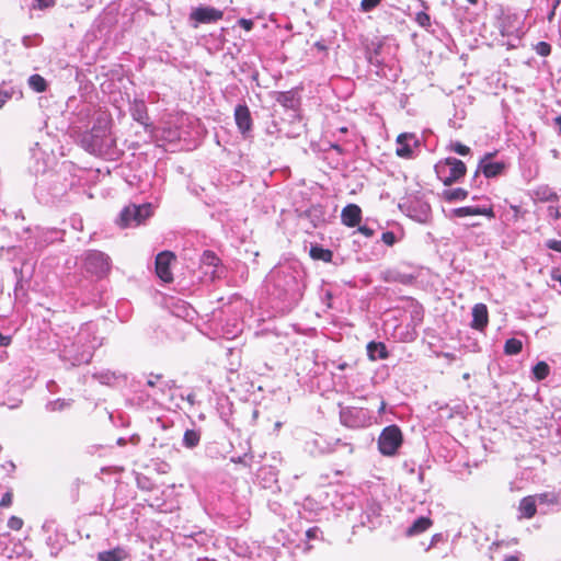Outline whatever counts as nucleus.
Instances as JSON below:
<instances>
[{"label": "nucleus", "mask_w": 561, "mask_h": 561, "mask_svg": "<svg viewBox=\"0 0 561 561\" xmlns=\"http://www.w3.org/2000/svg\"><path fill=\"white\" fill-rule=\"evenodd\" d=\"M435 169L445 185H451L466 174L465 163L456 158H447L436 164Z\"/></svg>", "instance_id": "obj_1"}, {"label": "nucleus", "mask_w": 561, "mask_h": 561, "mask_svg": "<svg viewBox=\"0 0 561 561\" xmlns=\"http://www.w3.org/2000/svg\"><path fill=\"white\" fill-rule=\"evenodd\" d=\"M84 268L88 273L99 278L106 276L111 270V259L98 250H90L84 253Z\"/></svg>", "instance_id": "obj_2"}, {"label": "nucleus", "mask_w": 561, "mask_h": 561, "mask_svg": "<svg viewBox=\"0 0 561 561\" xmlns=\"http://www.w3.org/2000/svg\"><path fill=\"white\" fill-rule=\"evenodd\" d=\"M151 215V206L145 205H130L125 207L118 219V224L122 228L136 227L140 225L146 218Z\"/></svg>", "instance_id": "obj_3"}, {"label": "nucleus", "mask_w": 561, "mask_h": 561, "mask_svg": "<svg viewBox=\"0 0 561 561\" xmlns=\"http://www.w3.org/2000/svg\"><path fill=\"white\" fill-rule=\"evenodd\" d=\"M402 444V434L398 426L390 425L381 432L378 446L383 456H392Z\"/></svg>", "instance_id": "obj_4"}, {"label": "nucleus", "mask_w": 561, "mask_h": 561, "mask_svg": "<svg viewBox=\"0 0 561 561\" xmlns=\"http://www.w3.org/2000/svg\"><path fill=\"white\" fill-rule=\"evenodd\" d=\"M222 11L213 7H198L192 10L190 20L194 21V27H197L201 23H213L222 18Z\"/></svg>", "instance_id": "obj_5"}, {"label": "nucleus", "mask_w": 561, "mask_h": 561, "mask_svg": "<svg viewBox=\"0 0 561 561\" xmlns=\"http://www.w3.org/2000/svg\"><path fill=\"white\" fill-rule=\"evenodd\" d=\"M174 259L175 255L170 251H163L156 257V273L158 277L165 283L173 280L170 264Z\"/></svg>", "instance_id": "obj_6"}, {"label": "nucleus", "mask_w": 561, "mask_h": 561, "mask_svg": "<svg viewBox=\"0 0 561 561\" xmlns=\"http://www.w3.org/2000/svg\"><path fill=\"white\" fill-rule=\"evenodd\" d=\"M419 141L414 134L404 133L400 134L397 138V149L396 153L400 158H412L413 156V148L417 147Z\"/></svg>", "instance_id": "obj_7"}, {"label": "nucleus", "mask_w": 561, "mask_h": 561, "mask_svg": "<svg viewBox=\"0 0 561 561\" xmlns=\"http://www.w3.org/2000/svg\"><path fill=\"white\" fill-rule=\"evenodd\" d=\"M477 215H483L489 218H494V211L491 207H480V206H465L459 207L450 210L449 217L454 218H462L467 216H477Z\"/></svg>", "instance_id": "obj_8"}, {"label": "nucleus", "mask_w": 561, "mask_h": 561, "mask_svg": "<svg viewBox=\"0 0 561 561\" xmlns=\"http://www.w3.org/2000/svg\"><path fill=\"white\" fill-rule=\"evenodd\" d=\"M219 257L213 251H205L201 257L202 267H209L210 271H205L204 274L208 275L211 280L220 277L219 273Z\"/></svg>", "instance_id": "obj_9"}, {"label": "nucleus", "mask_w": 561, "mask_h": 561, "mask_svg": "<svg viewBox=\"0 0 561 561\" xmlns=\"http://www.w3.org/2000/svg\"><path fill=\"white\" fill-rule=\"evenodd\" d=\"M342 222L347 227H355L362 220V209L356 204H348L342 209Z\"/></svg>", "instance_id": "obj_10"}, {"label": "nucleus", "mask_w": 561, "mask_h": 561, "mask_svg": "<svg viewBox=\"0 0 561 561\" xmlns=\"http://www.w3.org/2000/svg\"><path fill=\"white\" fill-rule=\"evenodd\" d=\"M234 119L239 130L245 134L251 130L252 118L247 105H238L234 110Z\"/></svg>", "instance_id": "obj_11"}, {"label": "nucleus", "mask_w": 561, "mask_h": 561, "mask_svg": "<svg viewBox=\"0 0 561 561\" xmlns=\"http://www.w3.org/2000/svg\"><path fill=\"white\" fill-rule=\"evenodd\" d=\"M489 322L488 308L484 304H477L472 308V322L471 327L476 330L482 331Z\"/></svg>", "instance_id": "obj_12"}, {"label": "nucleus", "mask_w": 561, "mask_h": 561, "mask_svg": "<svg viewBox=\"0 0 561 561\" xmlns=\"http://www.w3.org/2000/svg\"><path fill=\"white\" fill-rule=\"evenodd\" d=\"M518 512L522 518H533L537 513V497L531 495L523 497L518 504Z\"/></svg>", "instance_id": "obj_13"}, {"label": "nucleus", "mask_w": 561, "mask_h": 561, "mask_svg": "<svg viewBox=\"0 0 561 561\" xmlns=\"http://www.w3.org/2000/svg\"><path fill=\"white\" fill-rule=\"evenodd\" d=\"M130 113L133 118L144 125L145 127H148V114H147V106L144 101L135 100L130 107Z\"/></svg>", "instance_id": "obj_14"}, {"label": "nucleus", "mask_w": 561, "mask_h": 561, "mask_svg": "<svg viewBox=\"0 0 561 561\" xmlns=\"http://www.w3.org/2000/svg\"><path fill=\"white\" fill-rule=\"evenodd\" d=\"M505 164L503 162H490L483 159L479 164V170L483 172L486 178H494L502 173Z\"/></svg>", "instance_id": "obj_15"}, {"label": "nucleus", "mask_w": 561, "mask_h": 561, "mask_svg": "<svg viewBox=\"0 0 561 561\" xmlns=\"http://www.w3.org/2000/svg\"><path fill=\"white\" fill-rule=\"evenodd\" d=\"M432 525H433V522L431 518L424 517V516L419 517L407 529V536L412 537V536L420 535V534L426 531Z\"/></svg>", "instance_id": "obj_16"}, {"label": "nucleus", "mask_w": 561, "mask_h": 561, "mask_svg": "<svg viewBox=\"0 0 561 561\" xmlns=\"http://www.w3.org/2000/svg\"><path fill=\"white\" fill-rule=\"evenodd\" d=\"M127 558L126 551L116 547L112 550L101 551L98 553L99 561H124Z\"/></svg>", "instance_id": "obj_17"}, {"label": "nucleus", "mask_w": 561, "mask_h": 561, "mask_svg": "<svg viewBox=\"0 0 561 561\" xmlns=\"http://www.w3.org/2000/svg\"><path fill=\"white\" fill-rule=\"evenodd\" d=\"M367 355L371 360L385 359L388 357V352L383 343L369 342L367 345Z\"/></svg>", "instance_id": "obj_18"}, {"label": "nucleus", "mask_w": 561, "mask_h": 561, "mask_svg": "<svg viewBox=\"0 0 561 561\" xmlns=\"http://www.w3.org/2000/svg\"><path fill=\"white\" fill-rule=\"evenodd\" d=\"M534 199L538 202H552L558 199V195L549 186L542 185L534 190Z\"/></svg>", "instance_id": "obj_19"}, {"label": "nucleus", "mask_w": 561, "mask_h": 561, "mask_svg": "<svg viewBox=\"0 0 561 561\" xmlns=\"http://www.w3.org/2000/svg\"><path fill=\"white\" fill-rule=\"evenodd\" d=\"M468 197V191L465 188H451L443 192V198L447 202L465 201Z\"/></svg>", "instance_id": "obj_20"}, {"label": "nucleus", "mask_w": 561, "mask_h": 561, "mask_svg": "<svg viewBox=\"0 0 561 561\" xmlns=\"http://www.w3.org/2000/svg\"><path fill=\"white\" fill-rule=\"evenodd\" d=\"M310 256L314 260H321L323 262H331L333 253L328 250L323 249L321 247L314 245L310 249Z\"/></svg>", "instance_id": "obj_21"}, {"label": "nucleus", "mask_w": 561, "mask_h": 561, "mask_svg": "<svg viewBox=\"0 0 561 561\" xmlns=\"http://www.w3.org/2000/svg\"><path fill=\"white\" fill-rule=\"evenodd\" d=\"M522 348L523 343L517 339H508L504 345V352L507 355H516L522 351Z\"/></svg>", "instance_id": "obj_22"}, {"label": "nucleus", "mask_w": 561, "mask_h": 561, "mask_svg": "<svg viewBox=\"0 0 561 561\" xmlns=\"http://www.w3.org/2000/svg\"><path fill=\"white\" fill-rule=\"evenodd\" d=\"M199 433L194 430H187L183 436V443L186 447H195L199 443Z\"/></svg>", "instance_id": "obj_23"}, {"label": "nucleus", "mask_w": 561, "mask_h": 561, "mask_svg": "<svg viewBox=\"0 0 561 561\" xmlns=\"http://www.w3.org/2000/svg\"><path fill=\"white\" fill-rule=\"evenodd\" d=\"M30 87L36 92H43L46 90V81L39 75H33L28 79Z\"/></svg>", "instance_id": "obj_24"}, {"label": "nucleus", "mask_w": 561, "mask_h": 561, "mask_svg": "<svg viewBox=\"0 0 561 561\" xmlns=\"http://www.w3.org/2000/svg\"><path fill=\"white\" fill-rule=\"evenodd\" d=\"M549 366L545 362H539L533 368V373L538 380L545 379L549 375Z\"/></svg>", "instance_id": "obj_25"}, {"label": "nucleus", "mask_w": 561, "mask_h": 561, "mask_svg": "<svg viewBox=\"0 0 561 561\" xmlns=\"http://www.w3.org/2000/svg\"><path fill=\"white\" fill-rule=\"evenodd\" d=\"M23 525V519L18 516H11L8 520V527L12 530H20L22 529Z\"/></svg>", "instance_id": "obj_26"}, {"label": "nucleus", "mask_w": 561, "mask_h": 561, "mask_svg": "<svg viewBox=\"0 0 561 561\" xmlns=\"http://www.w3.org/2000/svg\"><path fill=\"white\" fill-rule=\"evenodd\" d=\"M13 503V492L12 490H9L7 491L1 500H0V507L1 508H7V507H10Z\"/></svg>", "instance_id": "obj_27"}, {"label": "nucleus", "mask_w": 561, "mask_h": 561, "mask_svg": "<svg viewBox=\"0 0 561 561\" xmlns=\"http://www.w3.org/2000/svg\"><path fill=\"white\" fill-rule=\"evenodd\" d=\"M415 21L419 25L427 27L431 25V18L426 12H419L415 16Z\"/></svg>", "instance_id": "obj_28"}, {"label": "nucleus", "mask_w": 561, "mask_h": 561, "mask_svg": "<svg viewBox=\"0 0 561 561\" xmlns=\"http://www.w3.org/2000/svg\"><path fill=\"white\" fill-rule=\"evenodd\" d=\"M536 51L540 56H548L551 51V46L546 42H539L537 43L535 47Z\"/></svg>", "instance_id": "obj_29"}, {"label": "nucleus", "mask_w": 561, "mask_h": 561, "mask_svg": "<svg viewBox=\"0 0 561 561\" xmlns=\"http://www.w3.org/2000/svg\"><path fill=\"white\" fill-rule=\"evenodd\" d=\"M381 0H362L360 2V9L362 11L364 12H369L371 11L374 8H376L379 3H380Z\"/></svg>", "instance_id": "obj_30"}, {"label": "nucleus", "mask_w": 561, "mask_h": 561, "mask_svg": "<svg viewBox=\"0 0 561 561\" xmlns=\"http://www.w3.org/2000/svg\"><path fill=\"white\" fill-rule=\"evenodd\" d=\"M381 240L389 247L393 245L397 241L396 236L392 231L383 232L381 236Z\"/></svg>", "instance_id": "obj_31"}, {"label": "nucleus", "mask_w": 561, "mask_h": 561, "mask_svg": "<svg viewBox=\"0 0 561 561\" xmlns=\"http://www.w3.org/2000/svg\"><path fill=\"white\" fill-rule=\"evenodd\" d=\"M453 150L455 152H457L458 154L460 156H466L470 152V148L460 144V142H456L453 145Z\"/></svg>", "instance_id": "obj_32"}, {"label": "nucleus", "mask_w": 561, "mask_h": 561, "mask_svg": "<svg viewBox=\"0 0 561 561\" xmlns=\"http://www.w3.org/2000/svg\"><path fill=\"white\" fill-rule=\"evenodd\" d=\"M548 215L549 217L553 218V219H559L561 218V207L560 206H549L548 207Z\"/></svg>", "instance_id": "obj_33"}, {"label": "nucleus", "mask_w": 561, "mask_h": 561, "mask_svg": "<svg viewBox=\"0 0 561 561\" xmlns=\"http://www.w3.org/2000/svg\"><path fill=\"white\" fill-rule=\"evenodd\" d=\"M547 248L557 252H561V241L560 240H548L546 243Z\"/></svg>", "instance_id": "obj_34"}, {"label": "nucleus", "mask_w": 561, "mask_h": 561, "mask_svg": "<svg viewBox=\"0 0 561 561\" xmlns=\"http://www.w3.org/2000/svg\"><path fill=\"white\" fill-rule=\"evenodd\" d=\"M240 26H242L245 31H250L253 27V22L251 20L241 19L239 21Z\"/></svg>", "instance_id": "obj_35"}, {"label": "nucleus", "mask_w": 561, "mask_h": 561, "mask_svg": "<svg viewBox=\"0 0 561 561\" xmlns=\"http://www.w3.org/2000/svg\"><path fill=\"white\" fill-rule=\"evenodd\" d=\"M358 232L364 234L365 237H371L374 234V230L367 226H362L358 228Z\"/></svg>", "instance_id": "obj_36"}, {"label": "nucleus", "mask_w": 561, "mask_h": 561, "mask_svg": "<svg viewBox=\"0 0 561 561\" xmlns=\"http://www.w3.org/2000/svg\"><path fill=\"white\" fill-rule=\"evenodd\" d=\"M317 533H318V528H317V527H312V528H309V529L306 531V536H307L309 539H313V538H316Z\"/></svg>", "instance_id": "obj_37"}, {"label": "nucleus", "mask_w": 561, "mask_h": 561, "mask_svg": "<svg viewBox=\"0 0 561 561\" xmlns=\"http://www.w3.org/2000/svg\"><path fill=\"white\" fill-rule=\"evenodd\" d=\"M11 342L10 336H4L0 333V346H7Z\"/></svg>", "instance_id": "obj_38"}, {"label": "nucleus", "mask_w": 561, "mask_h": 561, "mask_svg": "<svg viewBox=\"0 0 561 561\" xmlns=\"http://www.w3.org/2000/svg\"><path fill=\"white\" fill-rule=\"evenodd\" d=\"M9 96L7 93L0 91V108L4 105V103L8 101Z\"/></svg>", "instance_id": "obj_39"}, {"label": "nucleus", "mask_w": 561, "mask_h": 561, "mask_svg": "<svg viewBox=\"0 0 561 561\" xmlns=\"http://www.w3.org/2000/svg\"><path fill=\"white\" fill-rule=\"evenodd\" d=\"M64 404H65L64 402H51V403H49L48 407L51 410H57V409H62Z\"/></svg>", "instance_id": "obj_40"}, {"label": "nucleus", "mask_w": 561, "mask_h": 561, "mask_svg": "<svg viewBox=\"0 0 561 561\" xmlns=\"http://www.w3.org/2000/svg\"><path fill=\"white\" fill-rule=\"evenodd\" d=\"M535 496L537 497V502L541 504V503H545L547 501V496L548 495L546 493H543V494H538V495H535Z\"/></svg>", "instance_id": "obj_41"}, {"label": "nucleus", "mask_w": 561, "mask_h": 561, "mask_svg": "<svg viewBox=\"0 0 561 561\" xmlns=\"http://www.w3.org/2000/svg\"><path fill=\"white\" fill-rule=\"evenodd\" d=\"M503 561H520V558L517 554L507 556Z\"/></svg>", "instance_id": "obj_42"}, {"label": "nucleus", "mask_w": 561, "mask_h": 561, "mask_svg": "<svg viewBox=\"0 0 561 561\" xmlns=\"http://www.w3.org/2000/svg\"><path fill=\"white\" fill-rule=\"evenodd\" d=\"M552 278L561 284V273H559V272L553 273Z\"/></svg>", "instance_id": "obj_43"}, {"label": "nucleus", "mask_w": 561, "mask_h": 561, "mask_svg": "<svg viewBox=\"0 0 561 561\" xmlns=\"http://www.w3.org/2000/svg\"><path fill=\"white\" fill-rule=\"evenodd\" d=\"M554 15H556V10H554V9H552V10L549 12L548 16H547L548 21H549V22H551V21L553 20Z\"/></svg>", "instance_id": "obj_44"}, {"label": "nucleus", "mask_w": 561, "mask_h": 561, "mask_svg": "<svg viewBox=\"0 0 561 561\" xmlns=\"http://www.w3.org/2000/svg\"><path fill=\"white\" fill-rule=\"evenodd\" d=\"M160 376H156L154 379H148L147 385L153 387L156 385V379H159Z\"/></svg>", "instance_id": "obj_45"}, {"label": "nucleus", "mask_w": 561, "mask_h": 561, "mask_svg": "<svg viewBox=\"0 0 561 561\" xmlns=\"http://www.w3.org/2000/svg\"><path fill=\"white\" fill-rule=\"evenodd\" d=\"M90 357H91V353H88L85 356H82V358L79 360L80 362H89Z\"/></svg>", "instance_id": "obj_46"}, {"label": "nucleus", "mask_w": 561, "mask_h": 561, "mask_svg": "<svg viewBox=\"0 0 561 561\" xmlns=\"http://www.w3.org/2000/svg\"><path fill=\"white\" fill-rule=\"evenodd\" d=\"M556 124L559 126L561 130V115L556 118Z\"/></svg>", "instance_id": "obj_47"}, {"label": "nucleus", "mask_w": 561, "mask_h": 561, "mask_svg": "<svg viewBox=\"0 0 561 561\" xmlns=\"http://www.w3.org/2000/svg\"><path fill=\"white\" fill-rule=\"evenodd\" d=\"M274 427H275V430H276V431H278V430L282 427V422H279V421H278V422H276V423L274 424Z\"/></svg>", "instance_id": "obj_48"}, {"label": "nucleus", "mask_w": 561, "mask_h": 561, "mask_svg": "<svg viewBox=\"0 0 561 561\" xmlns=\"http://www.w3.org/2000/svg\"><path fill=\"white\" fill-rule=\"evenodd\" d=\"M385 408H386V403L383 401H381L379 412H382L385 410Z\"/></svg>", "instance_id": "obj_49"}, {"label": "nucleus", "mask_w": 561, "mask_h": 561, "mask_svg": "<svg viewBox=\"0 0 561 561\" xmlns=\"http://www.w3.org/2000/svg\"><path fill=\"white\" fill-rule=\"evenodd\" d=\"M559 4H560V0H556V2L553 3L552 9L557 10Z\"/></svg>", "instance_id": "obj_50"}, {"label": "nucleus", "mask_w": 561, "mask_h": 561, "mask_svg": "<svg viewBox=\"0 0 561 561\" xmlns=\"http://www.w3.org/2000/svg\"><path fill=\"white\" fill-rule=\"evenodd\" d=\"M470 3L476 4L478 0H468Z\"/></svg>", "instance_id": "obj_51"}]
</instances>
